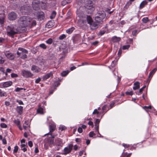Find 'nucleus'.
I'll return each mask as SVG.
<instances>
[{
    "mask_svg": "<svg viewBox=\"0 0 157 157\" xmlns=\"http://www.w3.org/2000/svg\"><path fill=\"white\" fill-rule=\"evenodd\" d=\"M75 29V28L74 27H72L66 30V32L68 34L71 33Z\"/></svg>",
    "mask_w": 157,
    "mask_h": 157,
    "instance_id": "27",
    "label": "nucleus"
},
{
    "mask_svg": "<svg viewBox=\"0 0 157 157\" xmlns=\"http://www.w3.org/2000/svg\"><path fill=\"white\" fill-rule=\"evenodd\" d=\"M95 135V133H94L93 132H91L89 133V136L90 137H93Z\"/></svg>",
    "mask_w": 157,
    "mask_h": 157,
    "instance_id": "51",
    "label": "nucleus"
},
{
    "mask_svg": "<svg viewBox=\"0 0 157 157\" xmlns=\"http://www.w3.org/2000/svg\"><path fill=\"white\" fill-rule=\"evenodd\" d=\"M68 73V72L67 71H64L61 73V74L62 76H66Z\"/></svg>",
    "mask_w": 157,
    "mask_h": 157,
    "instance_id": "45",
    "label": "nucleus"
},
{
    "mask_svg": "<svg viewBox=\"0 0 157 157\" xmlns=\"http://www.w3.org/2000/svg\"><path fill=\"white\" fill-rule=\"evenodd\" d=\"M5 8L3 6H2L0 7V14H4Z\"/></svg>",
    "mask_w": 157,
    "mask_h": 157,
    "instance_id": "33",
    "label": "nucleus"
},
{
    "mask_svg": "<svg viewBox=\"0 0 157 157\" xmlns=\"http://www.w3.org/2000/svg\"><path fill=\"white\" fill-rule=\"evenodd\" d=\"M43 109L42 108L39 106V108L37 110V113H39L40 114H43L44 113Z\"/></svg>",
    "mask_w": 157,
    "mask_h": 157,
    "instance_id": "30",
    "label": "nucleus"
},
{
    "mask_svg": "<svg viewBox=\"0 0 157 157\" xmlns=\"http://www.w3.org/2000/svg\"><path fill=\"white\" fill-rule=\"evenodd\" d=\"M53 76V74L52 72H50L48 73L46 75L43 76V79L44 80H46L48 78H49L52 77Z\"/></svg>",
    "mask_w": 157,
    "mask_h": 157,
    "instance_id": "18",
    "label": "nucleus"
},
{
    "mask_svg": "<svg viewBox=\"0 0 157 157\" xmlns=\"http://www.w3.org/2000/svg\"><path fill=\"white\" fill-rule=\"evenodd\" d=\"M5 55L7 58L10 60H12L14 58V55L11 53L9 52H6L5 53Z\"/></svg>",
    "mask_w": 157,
    "mask_h": 157,
    "instance_id": "13",
    "label": "nucleus"
},
{
    "mask_svg": "<svg viewBox=\"0 0 157 157\" xmlns=\"http://www.w3.org/2000/svg\"><path fill=\"white\" fill-rule=\"evenodd\" d=\"M142 21L143 23H146L149 21L148 18L147 17H144L142 19Z\"/></svg>",
    "mask_w": 157,
    "mask_h": 157,
    "instance_id": "36",
    "label": "nucleus"
},
{
    "mask_svg": "<svg viewBox=\"0 0 157 157\" xmlns=\"http://www.w3.org/2000/svg\"><path fill=\"white\" fill-rule=\"evenodd\" d=\"M37 17L39 20H43L44 18V13L42 12H38Z\"/></svg>",
    "mask_w": 157,
    "mask_h": 157,
    "instance_id": "17",
    "label": "nucleus"
},
{
    "mask_svg": "<svg viewBox=\"0 0 157 157\" xmlns=\"http://www.w3.org/2000/svg\"><path fill=\"white\" fill-rule=\"evenodd\" d=\"M16 102L18 103L19 105H23L24 103L21 100H17L16 101Z\"/></svg>",
    "mask_w": 157,
    "mask_h": 157,
    "instance_id": "52",
    "label": "nucleus"
},
{
    "mask_svg": "<svg viewBox=\"0 0 157 157\" xmlns=\"http://www.w3.org/2000/svg\"><path fill=\"white\" fill-rule=\"evenodd\" d=\"M40 46L44 49H45L46 48V46L44 44H42L40 45Z\"/></svg>",
    "mask_w": 157,
    "mask_h": 157,
    "instance_id": "49",
    "label": "nucleus"
},
{
    "mask_svg": "<svg viewBox=\"0 0 157 157\" xmlns=\"http://www.w3.org/2000/svg\"><path fill=\"white\" fill-rule=\"evenodd\" d=\"M12 84L11 81H8L4 82L3 84V86L4 87H7L11 86Z\"/></svg>",
    "mask_w": 157,
    "mask_h": 157,
    "instance_id": "19",
    "label": "nucleus"
},
{
    "mask_svg": "<svg viewBox=\"0 0 157 157\" xmlns=\"http://www.w3.org/2000/svg\"><path fill=\"white\" fill-rule=\"evenodd\" d=\"M85 8L86 9H87L86 11L89 13H91L95 10L92 2L90 0L88 1L86 3Z\"/></svg>",
    "mask_w": 157,
    "mask_h": 157,
    "instance_id": "3",
    "label": "nucleus"
},
{
    "mask_svg": "<svg viewBox=\"0 0 157 157\" xmlns=\"http://www.w3.org/2000/svg\"><path fill=\"white\" fill-rule=\"evenodd\" d=\"M56 125L53 122L51 123V124H50L49 126V132L52 133L55 130L56 128Z\"/></svg>",
    "mask_w": 157,
    "mask_h": 157,
    "instance_id": "12",
    "label": "nucleus"
},
{
    "mask_svg": "<svg viewBox=\"0 0 157 157\" xmlns=\"http://www.w3.org/2000/svg\"><path fill=\"white\" fill-rule=\"evenodd\" d=\"M30 7L27 6H23L21 7L20 11L23 14L27 13L29 11Z\"/></svg>",
    "mask_w": 157,
    "mask_h": 157,
    "instance_id": "10",
    "label": "nucleus"
},
{
    "mask_svg": "<svg viewBox=\"0 0 157 157\" xmlns=\"http://www.w3.org/2000/svg\"><path fill=\"white\" fill-rule=\"evenodd\" d=\"M78 131L80 133H82V128L81 127H79L78 128Z\"/></svg>",
    "mask_w": 157,
    "mask_h": 157,
    "instance_id": "57",
    "label": "nucleus"
},
{
    "mask_svg": "<svg viewBox=\"0 0 157 157\" xmlns=\"http://www.w3.org/2000/svg\"><path fill=\"white\" fill-rule=\"evenodd\" d=\"M23 107L21 106H18L17 107V111L19 114H21L23 112Z\"/></svg>",
    "mask_w": 157,
    "mask_h": 157,
    "instance_id": "23",
    "label": "nucleus"
},
{
    "mask_svg": "<svg viewBox=\"0 0 157 157\" xmlns=\"http://www.w3.org/2000/svg\"><path fill=\"white\" fill-rule=\"evenodd\" d=\"M71 2V0H64L62 2V6H65L66 4L70 3Z\"/></svg>",
    "mask_w": 157,
    "mask_h": 157,
    "instance_id": "26",
    "label": "nucleus"
},
{
    "mask_svg": "<svg viewBox=\"0 0 157 157\" xmlns=\"http://www.w3.org/2000/svg\"><path fill=\"white\" fill-rule=\"evenodd\" d=\"M66 37V35L64 34H63L59 36V40H62L64 39Z\"/></svg>",
    "mask_w": 157,
    "mask_h": 157,
    "instance_id": "39",
    "label": "nucleus"
},
{
    "mask_svg": "<svg viewBox=\"0 0 157 157\" xmlns=\"http://www.w3.org/2000/svg\"><path fill=\"white\" fill-rule=\"evenodd\" d=\"M105 15L104 13H99L97 14L95 17L96 22L99 23L102 21L103 19L105 17Z\"/></svg>",
    "mask_w": 157,
    "mask_h": 157,
    "instance_id": "7",
    "label": "nucleus"
},
{
    "mask_svg": "<svg viewBox=\"0 0 157 157\" xmlns=\"http://www.w3.org/2000/svg\"><path fill=\"white\" fill-rule=\"evenodd\" d=\"M1 126L2 128H6L7 127V125L4 123H2L1 124Z\"/></svg>",
    "mask_w": 157,
    "mask_h": 157,
    "instance_id": "44",
    "label": "nucleus"
},
{
    "mask_svg": "<svg viewBox=\"0 0 157 157\" xmlns=\"http://www.w3.org/2000/svg\"><path fill=\"white\" fill-rule=\"evenodd\" d=\"M34 152L35 153H38L39 152V151L38 149V147H37V146L35 148Z\"/></svg>",
    "mask_w": 157,
    "mask_h": 157,
    "instance_id": "55",
    "label": "nucleus"
},
{
    "mask_svg": "<svg viewBox=\"0 0 157 157\" xmlns=\"http://www.w3.org/2000/svg\"><path fill=\"white\" fill-rule=\"evenodd\" d=\"M21 75L25 78H29L32 77L33 75L30 71L23 70L21 72Z\"/></svg>",
    "mask_w": 157,
    "mask_h": 157,
    "instance_id": "9",
    "label": "nucleus"
},
{
    "mask_svg": "<svg viewBox=\"0 0 157 157\" xmlns=\"http://www.w3.org/2000/svg\"><path fill=\"white\" fill-rule=\"evenodd\" d=\"M56 12L55 11H53L52 12L51 15L50 16V18L51 19L54 18L56 15Z\"/></svg>",
    "mask_w": 157,
    "mask_h": 157,
    "instance_id": "35",
    "label": "nucleus"
},
{
    "mask_svg": "<svg viewBox=\"0 0 157 157\" xmlns=\"http://www.w3.org/2000/svg\"><path fill=\"white\" fill-rule=\"evenodd\" d=\"M28 144L29 146L30 147H32L33 146V144L32 142L31 141H29Z\"/></svg>",
    "mask_w": 157,
    "mask_h": 157,
    "instance_id": "61",
    "label": "nucleus"
},
{
    "mask_svg": "<svg viewBox=\"0 0 157 157\" xmlns=\"http://www.w3.org/2000/svg\"><path fill=\"white\" fill-rule=\"evenodd\" d=\"M157 70V68H155L153 70L149 73V78H150L151 76H152L155 73L156 71Z\"/></svg>",
    "mask_w": 157,
    "mask_h": 157,
    "instance_id": "28",
    "label": "nucleus"
},
{
    "mask_svg": "<svg viewBox=\"0 0 157 157\" xmlns=\"http://www.w3.org/2000/svg\"><path fill=\"white\" fill-rule=\"evenodd\" d=\"M51 22H48L47 24V26H48V28H50L52 27V25H50V24H52Z\"/></svg>",
    "mask_w": 157,
    "mask_h": 157,
    "instance_id": "59",
    "label": "nucleus"
},
{
    "mask_svg": "<svg viewBox=\"0 0 157 157\" xmlns=\"http://www.w3.org/2000/svg\"><path fill=\"white\" fill-rule=\"evenodd\" d=\"M130 45H124L123 47V49L124 50L127 49L130 47Z\"/></svg>",
    "mask_w": 157,
    "mask_h": 157,
    "instance_id": "46",
    "label": "nucleus"
},
{
    "mask_svg": "<svg viewBox=\"0 0 157 157\" xmlns=\"http://www.w3.org/2000/svg\"><path fill=\"white\" fill-rule=\"evenodd\" d=\"M21 146H26V144L25 143V140L24 139H22L21 140Z\"/></svg>",
    "mask_w": 157,
    "mask_h": 157,
    "instance_id": "38",
    "label": "nucleus"
},
{
    "mask_svg": "<svg viewBox=\"0 0 157 157\" xmlns=\"http://www.w3.org/2000/svg\"><path fill=\"white\" fill-rule=\"evenodd\" d=\"M62 142L61 140L60 139H58L56 140L55 141V145L57 146H61Z\"/></svg>",
    "mask_w": 157,
    "mask_h": 157,
    "instance_id": "24",
    "label": "nucleus"
},
{
    "mask_svg": "<svg viewBox=\"0 0 157 157\" xmlns=\"http://www.w3.org/2000/svg\"><path fill=\"white\" fill-rule=\"evenodd\" d=\"M67 129V128L64 125H61L59 127V130L61 131H63Z\"/></svg>",
    "mask_w": 157,
    "mask_h": 157,
    "instance_id": "32",
    "label": "nucleus"
},
{
    "mask_svg": "<svg viewBox=\"0 0 157 157\" xmlns=\"http://www.w3.org/2000/svg\"><path fill=\"white\" fill-rule=\"evenodd\" d=\"M18 149V147L17 146H16L14 147V149L13 151V153H16L17 152Z\"/></svg>",
    "mask_w": 157,
    "mask_h": 157,
    "instance_id": "42",
    "label": "nucleus"
},
{
    "mask_svg": "<svg viewBox=\"0 0 157 157\" xmlns=\"http://www.w3.org/2000/svg\"><path fill=\"white\" fill-rule=\"evenodd\" d=\"M8 17L9 20H13L16 19L17 15L14 12H11L8 15Z\"/></svg>",
    "mask_w": 157,
    "mask_h": 157,
    "instance_id": "11",
    "label": "nucleus"
},
{
    "mask_svg": "<svg viewBox=\"0 0 157 157\" xmlns=\"http://www.w3.org/2000/svg\"><path fill=\"white\" fill-rule=\"evenodd\" d=\"M86 20L81 19L78 21V22L79 24L80 23L82 24H83L82 25H83L86 24L87 22L90 25H91L92 23L93 22L92 17L90 16L87 15L86 16Z\"/></svg>",
    "mask_w": 157,
    "mask_h": 157,
    "instance_id": "6",
    "label": "nucleus"
},
{
    "mask_svg": "<svg viewBox=\"0 0 157 157\" xmlns=\"http://www.w3.org/2000/svg\"><path fill=\"white\" fill-rule=\"evenodd\" d=\"M137 33V30H135L132 32V34L134 35H136Z\"/></svg>",
    "mask_w": 157,
    "mask_h": 157,
    "instance_id": "60",
    "label": "nucleus"
},
{
    "mask_svg": "<svg viewBox=\"0 0 157 157\" xmlns=\"http://www.w3.org/2000/svg\"><path fill=\"white\" fill-rule=\"evenodd\" d=\"M18 51L17 52V54L22 59H25L27 58V56L26 54L28 53V51L25 49L22 48H19Z\"/></svg>",
    "mask_w": 157,
    "mask_h": 157,
    "instance_id": "4",
    "label": "nucleus"
},
{
    "mask_svg": "<svg viewBox=\"0 0 157 157\" xmlns=\"http://www.w3.org/2000/svg\"><path fill=\"white\" fill-rule=\"evenodd\" d=\"M5 20V16H3L0 17V23L2 24L4 23Z\"/></svg>",
    "mask_w": 157,
    "mask_h": 157,
    "instance_id": "37",
    "label": "nucleus"
},
{
    "mask_svg": "<svg viewBox=\"0 0 157 157\" xmlns=\"http://www.w3.org/2000/svg\"><path fill=\"white\" fill-rule=\"evenodd\" d=\"M11 76L12 77H17V75L16 74L13 73L11 74Z\"/></svg>",
    "mask_w": 157,
    "mask_h": 157,
    "instance_id": "64",
    "label": "nucleus"
},
{
    "mask_svg": "<svg viewBox=\"0 0 157 157\" xmlns=\"http://www.w3.org/2000/svg\"><path fill=\"white\" fill-rule=\"evenodd\" d=\"M122 146L124 147L125 148H127L129 146V145L128 144H122Z\"/></svg>",
    "mask_w": 157,
    "mask_h": 157,
    "instance_id": "62",
    "label": "nucleus"
},
{
    "mask_svg": "<svg viewBox=\"0 0 157 157\" xmlns=\"http://www.w3.org/2000/svg\"><path fill=\"white\" fill-rule=\"evenodd\" d=\"M4 62V59L2 56H0V64H2Z\"/></svg>",
    "mask_w": 157,
    "mask_h": 157,
    "instance_id": "50",
    "label": "nucleus"
},
{
    "mask_svg": "<svg viewBox=\"0 0 157 157\" xmlns=\"http://www.w3.org/2000/svg\"><path fill=\"white\" fill-rule=\"evenodd\" d=\"M31 69L34 72L36 73L40 71V69L39 67L35 65L32 66Z\"/></svg>",
    "mask_w": 157,
    "mask_h": 157,
    "instance_id": "15",
    "label": "nucleus"
},
{
    "mask_svg": "<svg viewBox=\"0 0 157 157\" xmlns=\"http://www.w3.org/2000/svg\"><path fill=\"white\" fill-rule=\"evenodd\" d=\"M14 123L16 124L18 126L20 125V121L18 120H15L14 121Z\"/></svg>",
    "mask_w": 157,
    "mask_h": 157,
    "instance_id": "41",
    "label": "nucleus"
},
{
    "mask_svg": "<svg viewBox=\"0 0 157 157\" xmlns=\"http://www.w3.org/2000/svg\"><path fill=\"white\" fill-rule=\"evenodd\" d=\"M121 40V38L120 37H117L116 36L113 37L112 38V40L113 42L117 43L119 42Z\"/></svg>",
    "mask_w": 157,
    "mask_h": 157,
    "instance_id": "20",
    "label": "nucleus"
},
{
    "mask_svg": "<svg viewBox=\"0 0 157 157\" xmlns=\"http://www.w3.org/2000/svg\"><path fill=\"white\" fill-rule=\"evenodd\" d=\"M147 3V2L146 0L143 1L140 4V9H141L143 8L146 5Z\"/></svg>",
    "mask_w": 157,
    "mask_h": 157,
    "instance_id": "22",
    "label": "nucleus"
},
{
    "mask_svg": "<svg viewBox=\"0 0 157 157\" xmlns=\"http://www.w3.org/2000/svg\"><path fill=\"white\" fill-rule=\"evenodd\" d=\"M4 41L5 39L4 38L2 37H0V44L2 43Z\"/></svg>",
    "mask_w": 157,
    "mask_h": 157,
    "instance_id": "63",
    "label": "nucleus"
},
{
    "mask_svg": "<svg viewBox=\"0 0 157 157\" xmlns=\"http://www.w3.org/2000/svg\"><path fill=\"white\" fill-rule=\"evenodd\" d=\"M7 94L4 91H2L1 89H0V97H6Z\"/></svg>",
    "mask_w": 157,
    "mask_h": 157,
    "instance_id": "29",
    "label": "nucleus"
},
{
    "mask_svg": "<svg viewBox=\"0 0 157 157\" xmlns=\"http://www.w3.org/2000/svg\"><path fill=\"white\" fill-rule=\"evenodd\" d=\"M39 2L38 1H37V2H34L32 3V6L33 7L34 10H38L39 8Z\"/></svg>",
    "mask_w": 157,
    "mask_h": 157,
    "instance_id": "16",
    "label": "nucleus"
},
{
    "mask_svg": "<svg viewBox=\"0 0 157 157\" xmlns=\"http://www.w3.org/2000/svg\"><path fill=\"white\" fill-rule=\"evenodd\" d=\"M44 141V147L46 150L48 148L49 146L52 147L53 145H55L54 140L50 137L45 139Z\"/></svg>",
    "mask_w": 157,
    "mask_h": 157,
    "instance_id": "2",
    "label": "nucleus"
},
{
    "mask_svg": "<svg viewBox=\"0 0 157 157\" xmlns=\"http://www.w3.org/2000/svg\"><path fill=\"white\" fill-rule=\"evenodd\" d=\"M100 122V120L98 119H97L96 120L95 124V128L96 132H98L99 133V124Z\"/></svg>",
    "mask_w": 157,
    "mask_h": 157,
    "instance_id": "14",
    "label": "nucleus"
},
{
    "mask_svg": "<svg viewBox=\"0 0 157 157\" xmlns=\"http://www.w3.org/2000/svg\"><path fill=\"white\" fill-rule=\"evenodd\" d=\"M21 149L22 150H23L24 152L26 151L27 149L26 148L27 146H21Z\"/></svg>",
    "mask_w": 157,
    "mask_h": 157,
    "instance_id": "43",
    "label": "nucleus"
},
{
    "mask_svg": "<svg viewBox=\"0 0 157 157\" xmlns=\"http://www.w3.org/2000/svg\"><path fill=\"white\" fill-rule=\"evenodd\" d=\"M88 124L90 125L91 126L92 128L93 127L94 124L93 122L91 121H89L88 123Z\"/></svg>",
    "mask_w": 157,
    "mask_h": 157,
    "instance_id": "58",
    "label": "nucleus"
},
{
    "mask_svg": "<svg viewBox=\"0 0 157 157\" xmlns=\"http://www.w3.org/2000/svg\"><path fill=\"white\" fill-rule=\"evenodd\" d=\"M82 7H80V8L78 10H77V14H78V16L79 17L81 16L80 14V10H82Z\"/></svg>",
    "mask_w": 157,
    "mask_h": 157,
    "instance_id": "54",
    "label": "nucleus"
},
{
    "mask_svg": "<svg viewBox=\"0 0 157 157\" xmlns=\"http://www.w3.org/2000/svg\"><path fill=\"white\" fill-rule=\"evenodd\" d=\"M25 124H26V125H23V127L24 129H26V128L29 127V125L28 124L27 122L26 121L25 122Z\"/></svg>",
    "mask_w": 157,
    "mask_h": 157,
    "instance_id": "48",
    "label": "nucleus"
},
{
    "mask_svg": "<svg viewBox=\"0 0 157 157\" xmlns=\"http://www.w3.org/2000/svg\"><path fill=\"white\" fill-rule=\"evenodd\" d=\"M7 32L9 36H12L17 33V31L13 26L11 25L7 27Z\"/></svg>",
    "mask_w": 157,
    "mask_h": 157,
    "instance_id": "5",
    "label": "nucleus"
},
{
    "mask_svg": "<svg viewBox=\"0 0 157 157\" xmlns=\"http://www.w3.org/2000/svg\"><path fill=\"white\" fill-rule=\"evenodd\" d=\"M98 23L96 22L94 23L93 24L92 23V25H90L91 29H95L98 27Z\"/></svg>",
    "mask_w": 157,
    "mask_h": 157,
    "instance_id": "25",
    "label": "nucleus"
},
{
    "mask_svg": "<svg viewBox=\"0 0 157 157\" xmlns=\"http://www.w3.org/2000/svg\"><path fill=\"white\" fill-rule=\"evenodd\" d=\"M53 42V40L51 38H49L48 40L46 41V43L48 44H51Z\"/></svg>",
    "mask_w": 157,
    "mask_h": 157,
    "instance_id": "40",
    "label": "nucleus"
},
{
    "mask_svg": "<svg viewBox=\"0 0 157 157\" xmlns=\"http://www.w3.org/2000/svg\"><path fill=\"white\" fill-rule=\"evenodd\" d=\"M143 108L147 112H148L149 111H150L149 110V109H150L151 108V105H149L148 106H144L143 107Z\"/></svg>",
    "mask_w": 157,
    "mask_h": 157,
    "instance_id": "31",
    "label": "nucleus"
},
{
    "mask_svg": "<svg viewBox=\"0 0 157 157\" xmlns=\"http://www.w3.org/2000/svg\"><path fill=\"white\" fill-rule=\"evenodd\" d=\"M32 19L29 17L23 16L20 18L18 23L21 27H25L30 24Z\"/></svg>",
    "mask_w": 157,
    "mask_h": 157,
    "instance_id": "1",
    "label": "nucleus"
},
{
    "mask_svg": "<svg viewBox=\"0 0 157 157\" xmlns=\"http://www.w3.org/2000/svg\"><path fill=\"white\" fill-rule=\"evenodd\" d=\"M73 147V145L72 144H69L68 146L65 147L64 150V155H66L70 153Z\"/></svg>",
    "mask_w": 157,
    "mask_h": 157,
    "instance_id": "8",
    "label": "nucleus"
},
{
    "mask_svg": "<svg viewBox=\"0 0 157 157\" xmlns=\"http://www.w3.org/2000/svg\"><path fill=\"white\" fill-rule=\"evenodd\" d=\"M102 113L99 112L97 109H95L93 113V114H97V115H99L101 114ZM98 115L97 116V117H98Z\"/></svg>",
    "mask_w": 157,
    "mask_h": 157,
    "instance_id": "34",
    "label": "nucleus"
},
{
    "mask_svg": "<svg viewBox=\"0 0 157 157\" xmlns=\"http://www.w3.org/2000/svg\"><path fill=\"white\" fill-rule=\"evenodd\" d=\"M126 94L127 95H132L133 94V91H127L126 92Z\"/></svg>",
    "mask_w": 157,
    "mask_h": 157,
    "instance_id": "53",
    "label": "nucleus"
},
{
    "mask_svg": "<svg viewBox=\"0 0 157 157\" xmlns=\"http://www.w3.org/2000/svg\"><path fill=\"white\" fill-rule=\"evenodd\" d=\"M131 154H128L127 153L124 154L122 156V157H130Z\"/></svg>",
    "mask_w": 157,
    "mask_h": 157,
    "instance_id": "47",
    "label": "nucleus"
},
{
    "mask_svg": "<svg viewBox=\"0 0 157 157\" xmlns=\"http://www.w3.org/2000/svg\"><path fill=\"white\" fill-rule=\"evenodd\" d=\"M140 83L138 82H136L134 83V86L133 87V90H135L138 89L140 88Z\"/></svg>",
    "mask_w": 157,
    "mask_h": 157,
    "instance_id": "21",
    "label": "nucleus"
},
{
    "mask_svg": "<svg viewBox=\"0 0 157 157\" xmlns=\"http://www.w3.org/2000/svg\"><path fill=\"white\" fill-rule=\"evenodd\" d=\"M41 80V78H40L39 77L38 78H37L35 81V82L36 83H39L40 82Z\"/></svg>",
    "mask_w": 157,
    "mask_h": 157,
    "instance_id": "56",
    "label": "nucleus"
}]
</instances>
